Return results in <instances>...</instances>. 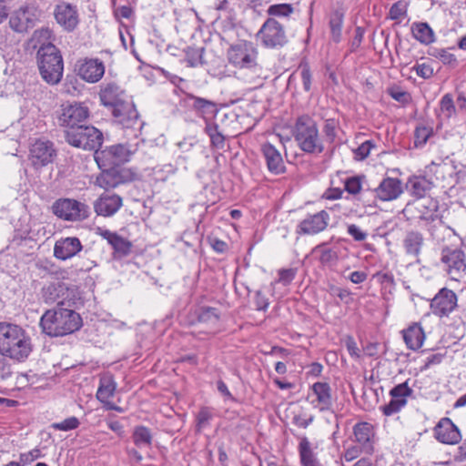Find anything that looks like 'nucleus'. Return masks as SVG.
<instances>
[{"label": "nucleus", "mask_w": 466, "mask_h": 466, "mask_svg": "<svg viewBox=\"0 0 466 466\" xmlns=\"http://www.w3.org/2000/svg\"><path fill=\"white\" fill-rule=\"evenodd\" d=\"M53 213L66 221H81L89 217V207L72 198L57 199L52 206Z\"/></svg>", "instance_id": "9b49d317"}, {"label": "nucleus", "mask_w": 466, "mask_h": 466, "mask_svg": "<svg viewBox=\"0 0 466 466\" xmlns=\"http://www.w3.org/2000/svg\"><path fill=\"white\" fill-rule=\"evenodd\" d=\"M298 147L306 154H321L325 150L317 122L309 115L298 116L291 128Z\"/></svg>", "instance_id": "39448f33"}, {"label": "nucleus", "mask_w": 466, "mask_h": 466, "mask_svg": "<svg viewBox=\"0 0 466 466\" xmlns=\"http://www.w3.org/2000/svg\"><path fill=\"white\" fill-rule=\"evenodd\" d=\"M441 110L446 115L447 117H451L456 111L452 96L451 94H445L440 102Z\"/></svg>", "instance_id": "6e6d98bb"}, {"label": "nucleus", "mask_w": 466, "mask_h": 466, "mask_svg": "<svg viewBox=\"0 0 466 466\" xmlns=\"http://www.w3.org/2000/svg\"><path fill=\"white\" fill-rule=\"evenodd\" d=\"M436 440L444 444H457L461 441L459 428L450 418H442L433 429Z\"/></svg>", "instance_id": "aec40b11"}, {"label": "nucleus", "mask_w": 466, "mask_h": 466, "mask_svg": "<svg viewBox=\"0 0 466 466\" xmlns=\"http://www.w3.org/2000/svg\"><path fill=\"white\" fill-rule=\"evenodd\" d=\"M82 248L83 246L78 238H61L55 243L54 257L60 260H66L79 253Z\"/></svg>", "instance_id": "b1692460"}, {"label": "nucleus", "mask_w": 466, "mask_h": 466, "mask_svg": "<svg viewBox=\"0 0 466 466\" xmlns=\"http://www.w3.org/2000/svg\"><path fill=\"white\" fill-rule=\"evenodd\" d=\"M457 307L458 297L453 290L448 288L441 289L430 303L432 314L441 319L449 317Z\"/></svg>", "instance_id": "4468645a"}, {"label": "nucleus", "mask_w": 466, "mask_h": 466, "mask_svg": "<svg viewBox=\"0 0 466 466\" xmlns=\"http://www.w3.org/2000/svg\"><path fill=\"white\" fill-rule=\"evenodd\" d=\"M407 187L412 196L423 198L432 188L433 183L424 176H413L409 178Z\"/></svg>", "instance_id": "2f4dec72"}, {"label": "nucleus", "mask_w": 466, "mask_h": 466, "mask_svg": "<svg viewBox=\"0 0 466 466\" xmlns=\"http://www.w3.org/2000/svg\"><path fill=\"white\" fill-rule=\"evenodd\" d=\"M402 245L408 256L418 258L424 245V237L420 231L409 230L402 240Z\"/></svg>", "instance_id": "c85d7f7f"}, {"label": "nucleus", "mask_w": 466, "mask_h": 466, "mask_svg": "<svg viewBox=\"0 0 466 466\" xmlns=\"http://www.w3.org/2000/svg\"><path fill=\"white\" fill-rule=\"evenodd\" d=\"M300 76L302 80L303 89L306 92H309L311 89V72L308 64H301L299 66Z\"/></svg>", "instance_id": "bf43d9fd"}, {"label": "nucleus", "mask_w": 466, "mask_h": 466, "mask_svg": "<svg viewBox=\"0 0 466 466\" xmlns=\"http://www.w3.org/2000/svg\"><path fill=\"white\" fill-rule=\"evenodd\" d=\"M432 55L440 59L444 65H448L451 67H455L458 65V60L455 55L451 54L447 49H435Z\"/></svg>", "instance_id": "3c124183"}, {"label": "nucleus", "mask_w": 466, "mask_h": 466, "mask_svg": "<svg viewBox=\"0 0 466 466\" xmlns=\"http://www.w3.org/2000/svg\"><path fill=\"white\" fill-rule=\"evenodd\" d=\"M403 339L410 350H417L421 348L425 334L419 323L411 324L408 329L402 330Z\"/></svg>", "instance_id": "c756f323"}, {"label": "nucleus", "mask_w": 466, "mask_h": 466, "mask_svg": "<svg viewBox=\"0 0 466 466\" xmlns=\"http://www.w3.org/2000/svg\"><path fill=\"white\" fill-rule=\"evenodd\" d=\"M345 12L341 8L333 10L329 17L330 36L334 43H339L342 39V26Z\"/></svg>", "instance_id": "72a5a7b5"}, {"label": "nucleus", "mask_w": 466, "mask_h": 466, "mask_svg": "<svg viewBox=\"0 0 466 466\" xmlns=\"http://www.w3.org/2000/svg\"><path fill=\"white\" fill-rule=\"evenodd\" d=\"M313 252L319 254V260L323 266H331L338 260L337 252L333 248H327L324 243L316 246Z\"/></svg>", "instance_id": "79ce46f5"}, {"label": "nucleus", "mask_w": 466, "mask_h": 466, "mask_svg": "<svg viewBox=\"0 0 466 466\" xmlns=\"http://www.w3.org/2000/svg\"><path fill=\"white\" fill-rule=\"evenodd\" d=\"M36 58L42 78L49 85L58 84L64 72V61L60 50L56 46L39 47Z\"/></svg>", "instance_id": "423d86ee"}, {"label": "nucleus", "mask_w": 466, "mask_h": 466, "mask_svg": "<svg viewBox=\"0 0 466 466\" xmlns=\"http://www.w3.org/2000/svg\"><path fill=\"white\" fill-rule=\"evenodd\" d=\"M402 192L403 189L400 179L390 177L383 178L374 189L375 197L381 201L395 200Z\"/></svg>", "instance_id": "4be33fe9"}, {"label": "nucleus", "mask_w": 466, "mask_h": 466, "mask_svg": "<svg viewBox=\"0 0 466 466\" xmlns=\"http://www.w3.org/2000/svg\"><path fill=\"white\" fill-rule=\"evenodd\" d=\"M99 87L101 105L108 108L114 118L124 127H134L138 119V112L127 91L113 80L104 81Z\"/></svg>", "instance_id": "f257e3e1"}, {"label": "nucleus", "mask_w": 466, "mask_h": 466, "mask_svg": "<svg viewBox=\"0 0 466 466\" xmlns=\"http://www.w3.org/2000/svg\"><path fill=\"white\" fill-rule=\"evenodd\" d=\"M329 214L320 210L315 214H309L297 227L299 235H315L325 230L329 225Z\"/></svg>", "instance_id": "a211bd4d"}, {"label": "nucleus", "mask_w": 466, "mask_h": 466, "mask_svg": "<svg viewBox=\"0 0 466 466\" xmlns=\"http://www.w3.org/2000/svg\"><path fill=\"white\" fill-rule=\"evenodd\" d=\"M418 218L421 221L434 222L439 219V204L431 198L417 202Z\"/></svg>", "instance_id": "7c9ffc66"}, {"label": "nucleus", "mask_w": 466, "mask_h": 466, "mask_svg": "<svg viewBox=\"0 0 466 466\" xmlns=\"http://www.w3.org/2000/svg\"><path fill=\"white\" fill-rule=\"evenodd\" d=\"M134 444L138 448H149L152 445L153 435L146 426L138 425L135 427L132 434Z\"/></svg>", "instance_id": "e433bc0d"}, {"label": "nucleus", "mask_w": 466, "mask_h": 466, "mask_svg": "<svg viewBox=\"0 0 466 466\" xmlns=\"http://www.w3.org/2000/svg\"><path fill=\"white\" fill-rule=\"evenodd\" d=\"M98 167L101 173L96 177V184L105 190L132 182L137 177V174L131 168L114 166Z\"/></svg>", "instance_id": "6e6552de"}, {"label": "nucleus", "mask_w": 466, "mask_h": 466, "mask_svg": "<svg viewBox=\"0 0 466 466\" xmlns=\"http://www.w3.org/2000/svg\"><path fill=\"white\" fill-rule=\"evenodd\" d=\"M254 303L257 310L266 311L269 306L268 299L260 291H256Z\"/></svg>", "instance_id": "e2e57ef3"}, {"label": "nucleus", "mask_w": 466, "mask_h": 466, "mask_svg": "<svg viewBox=\"0 0 466 466\" xmlns=\"http://www.w3.org/2000/svg\"><path fill=\"white\" fill-rule=\"evenodd\" d=\"M404 407L403 402L395 401L391 399L388 404L380 406V410L382 411L383 415L390 417L400 412Z\"/></svg>", "instance_id": "13d9d810"}, {"label": "nucleus", "mask_w": 466, "mask_h": 466, "mask_svg": "<svg viewBox=\"0 0 466 466\" xmlns=\"http://www.w3.org/2000/svg\"><path fill=\"white\" fill-rule=\"evenodd\" d=\"M413 393V390L409 386V380H406L402 383H400L394 386L390 390V396L395 401L403 402V406L407 405V398L411 396Z\"/></svg>", "instance_id": "ea45409f"}, {"label": "nucleus", "mask_w": 466, "mask_h": 466, "mask_svg": "<svg viewBox=\"0 0 466 466\" xmlns=\"http://www.w3.org/2000/svg\"><path fill=\"white\" fill-rule=\"evenodd\" d=\"M407 15V4L404 1H397L394 3L389 12L391 20H399Z\"/></svg>", "instance_id": "864d4df0"}, {"label": "nucleus", "mask_w": 466, "mask_h": 466, "mask_svg": "<svg viewBox=\"0 0 466 466\" xmlns=\"http://www.w3.org/2000/svg\"><path fill=\"white\" fill-rule=\"evenodd\" d=\"M12 375L11 365L7 363L5 356L0 355V380H5Z\"/></svg>", "instance_id": "774afa93"}, {"label": "nucleus", "mask_w": 466, "mask_h": 466, "mask_svg": "<svg viewBox=\"0 0 466 466\" xmlns=\"http://www.w3.org/2000/svg\"><path fill=\"white\" fill-rule=\"evenodd\" d=\"M365 29L361 26H357L355 29V35L350 42V52H355L360 46L363 37H364Z\"/></svg>", "instance_id": "0e129e2a"}, {"label": "nucleus", "mask_w": 466, "mask_h": 466, "mask_svg": "<svg viewBox=\"0 0 466 466\" xmlns=\"http://www.w3.org/2000/svg\"><path fill=\"white\" fill-rule=\"evenodd\" d=\"M376 147L372 140H366L361 143L357 148L353 149L354 159L362 161L367 158L370 153V150Z\"/></svg>", "instance_id": "09e8293b"}, {"label": "nucleus", "mask_w": 466, "mask_h": 466, "mask_svg": "<svg viewBox=\"0 0 466 466\" xmlns=\"http://www.w3.org/2000/svg\"><path fill=\"white\" fill-rule=\"evenodd\" d=\"M299 453L302 466H323L317 458V454L313 451L311 443L306 437H303L299 441Z\"/></svg>", "instance_id": "f704fd0d"}, {"label": "nucleus", "mask_w": 466, "mask_h": 466, "mask_svg": "<svg viewBox=\"0 0 466 466\" xmlns=\"http://www.w3.org/2000/svg\"><path fill=\"white\" fill-rule=\"evenodd\" d=\"M54 38L53 31L48 27H43L34 32L31 41L35 48L37 46L39 47L55 46L53 44Z\"/></svg>", "instance_id": "58836bf2"}, {"label": "nucleus", "mask_w": 466, "mask_h": 466, "mask_svg": "<svg viewBox=\"0 0 466 466\" xmlns=\"http://www.w3.org/2000/svg\"><path fill=\"white\" fill-rule=\"evenodd\" d=\"M428 230L431 238L437 243H441V241H443L446 234L451 236L450 228L442 225H433L431 228H429Z\"/></svg>", "instance_id": "5fc2aeb1"}, {"label": "nucleus", "mask_w": 466, "mask_h": 466, "mask_svg": "<svg viewBox=\"0 0 466 466\" xmlns=\"http://www.w3.org/2000/svg\"><path fill=\"white\" fill-rule=\"evenodd\" d=\"M354 441L360 444L363 452L371 454L374 451V428L365 421L358 422L353 427Z\"/></svg>", "instance_id": "393cba45"}, {"label": "nucleus", "mask_w": 466, "mask_h": 466, "mask_svg": "<svg viewBox=\"0 0 466 466\" xmlns=\"http://www.w3.org/2000/svg\"><path fill=\"white\" fill-rule=\"evenodd\" d=\"M441 262L452 280L458 281L466 275V256L461 248H442Z\"/></svg>", "instance_id": "f8f14e48"}, {"label": "nucleus", "mask_w": 466, "mask_h": 466, "mask_svg": "<svg viewBox=\"0 0 466 466\" xmlns=\"http://www.w3.org/2000/svg\"><path fill=\"white\" fill-rule=\"evenodd\" d=\"M56 22L67 31H73L78 24L77 11L67 3L58 4L54 11Z\"/></svg>", "instance_id": "bb28decb"}, {"label": "nucleus", "mask_w": 466, "mask_h": 466, "mask_svg": "<svg viewBox=\"0 0 466 466\" xmlns=\"http://www.w3.org/2000/svg\"><path fill=\"white\" fill-rule=\"evenodd\" d=\"M198 321L215 326L219 321L218 309L213 307H201L198 311Z\"/></svg>", "instance_id": "a19ab883"}, {"label": "nucleus", "mask_w": 466, "mask_h": 466, "mask_svg": "<svg viewBox=\"0 0 466 466\" xmlns=\"http://www.w3.org/2000/svg\"><path fill=\"white\" fill-rule=\"evenodd\" d=\"M226 56L228 64L233 67L251 73L250 82L255 83L257 79H261L263 68L258 63V50L253 42L238 40L228 46Z\"/></svg>", "instance_id": "20e7f679"}, {"label": "nucleus", "mask_w": 466, "mask_h": 466, "mask_svg": "<svg viewBox=\"0 0 466 466\" xmlns=\"http://www.w3.org/2000/svg\"><path fill=\"white\" fill-rule=\"evenodd\" d=\"M82 325V318L77 312L63 307L46 310L39 321L42 332L51 338L72 334Z\"/></svg>", "instance_id": "7ed1b4c3"}, {"label": "nucleus", "mask_w": 466, "mask_h": 466, "mask_svg": "<svg viewBox=\"0 0 466 466\" xmlns=\"http://www.w3.org/2000/svg\"><path fill=\"white\" fill-rule=\"evenodd\" d=\"M213 413L209 407H201L197 414V424L196 428L198 431H200L203 428L207 427L209 420L212 419Z\"/></svg>", "instance_id": "de8ad7c7"}, {"label": "nucleus", "mask_w": 466, "mask_h": 466, "mask_svg": "<svg viewBox=\"0 0 466 466\" xmlns=\"http://www.w3.org/2000/svg\"><path fill=\"white\" fill-rule=\"evenodd\" d=\"M116 387V385L112 376L102 377L96 391L97 400L101 402H106V400L113 397Z\"/></svg>", "instance_id": "4c0bfd02"}, {"label": "nucleus", "mask_w": 466, "mask_h": 466, "mask_svg": "<svg viewBox=\"0 0 466 466\" xmlns=\"http://www.w3.org/2000/svg\"><path fill=\"white\" fill-rule=\"evenodd\" d=\"M77 75L88 83H97L105 74V65L98 58H83L76 64Z\"/></svg>", "instance_id": "f3484780"}, {"label": "nucleus", "mask_w": 466, "mask_h": 466, "mask_svg": "<svg viewBox=\"0 0 466 466\" xmlns=\"http://www.w3.org/2000/svg\"><path fill=\"white\" fill-rule=\"evenodd\" d=\"M89 116V109L82 103L63 105L58 120L62 127L73 129L82 126Z\"/></svg>", "instance_id": "2eb2a0df"}, {"label": "nucleus", "mask_w": 466, "mask_h": 466, "mask_svg": "<svg viewBox=\"0 0 466 466\" xmlns=\"http://www.w3.org/2000/svg\"><path fill=\"white\" fill-rule=\"evenodd\" d=\"M373 279H377V281L385 289H393L396 285L394 276L390 271H379L373 275Z\"/></svg>", "instance_id": "603ef678"}, {"label": "nucleus", "mask_w": 466, "mask_h": 466, "mask_svg": "<svg viewBox=\"0 0 466 466\" xmlns=\"http://www.w3.org/2000/svg\"><path fill=\"white\" fill-rule=\"evenodd\" d=\"M312 391L317 398L320 410H329L332 406L331 388L327 382H316L312 385Z\"/></svg>", "instance_id": "473e14b6"}, {"label": "nucleus", "mask_w": 466, "mask_h": 466, "mask_svg": "<svg viewBox=\"0 0 466 466\" xmlns=\"http://www.w3.org/2000/svg\"><path fill=\"white\" fill-rule=\"evenodd\" d=\"M257 36L267 48H281L289 42L284 26L273 17H268L263 23Z\"/></svg>", "instance_id": "9d476101"}, {"label": "nucleus", "mask_w": 466, "mask_h": 466, "mask_svg": "<svg viewBox=\"0 0 466 466\" xmlns=\"http://www.w3.org/2000/svg\"><path fill=\"white\" fill-rule=\"evenodd\" d=\"M186 106L192 110L195 115L205 121L213 119L218 113L217 104L209 99L197 96L193 94H187L184 98Z\"/></svg>", "instance_id": "dca6fc26"}, {"label": "nucleus", "mask_w": 466, "mask_h": 466, "mask_svg": "<svg viewBox=\"0 0 466 466\" xmlns=\"http://www.w3.org/2000/svg\"><path fill=\"white\" fill-rule=\"evenodd\" d=\"M293 11L291 4H275L268 6L267 13L270 16L289 17Z\"/></svg>", "instance_id": "49530a36"}, {"label": "nucleus", "mask_w": 466, "mask_h": 466, "mask_svg": "<svg viewBox=\"0 0 466 466\" xmlns=\"http://www.w3.org/2000/svg\"><path fill=\"white\" fill-rule=\"evenodd\" d=\"M31 339L19 325L0 322V355L16 361H25L32 352Z\"/></svg>", "instance_id": "f03ea898"}, {"label": "nucleus", "mask_w": 466, "mask_h": 466, "mask_svg": "<svg viewBox=\"0 0 466 466\" xmlns=\"http://www.w3.org/2000/svg\"><path fill=\"white\" fill-rule=\"evenodd\" d=\"M389 95L396 101L407 104L410 101V95L399 87H391L388 90Z\"/></svg>", "instance_id": "052dcab7"}, {"label": "nucleus", "mask_w": 466, "mask_h": 466, "mask_svg": "<svg viewBox=\"0 0 466 466\" xmlns=\"http://www.w3.org/2000/svg\"><path fill=\"white\" fill-rule=\"evenodd\" d=\"M204 48L201 47H193L187 46L184 49L185 53V61L187 62L189 67H197L198 66H202L204 64L203 61V53Z\"/></svg>", "instance_id": "37998d69"}, {"label": "nucleus", "mask_w": 466, "mask_h": 466, "mask_svg": "<svg viewBox=\"0 0 466 466\" xmlns=\"http://www.w3.org/2000/svg\"><path fill=\"white\" fill-rule=\"evenodd\" d=\"M123 206L122 198L115 193H104L94 203L95 212L98 216L111 217Z\"/></svg>", "instance_id": "5701e85b"}, {"label": "nucleus", "mask_w": 466, "mask_h": 466, "mask_svg": "<svg viewBox=\"0 0 466 466\" xmlns=\"http://www.w3.org/2000/svg\"><path fill=\"white\" fill-rule=\"evenodd\" d=\"M80 425L79 420L75 417H69L61 422H54L51 424V428L56 431H68L78 428Z\"/></svg>", "instance_id": "8fccbe9b"}, {"label": "nucleus", "mask_w": 466, "mask_h": 466, "mask_svg": "<svg viewBox=\"0 0 466 466\" xmlns=\"http://www.w3.org/2000/svg\"><path fill=\"white\" fill-rule=\"evenodd\" d=\"M136 151V145L132 150L127 144H116L95 152L94 157L98 167H122L124 163L129 161Z\"/></svg>", "instance_id": "1a4fd4ad"}, {"label": "nucleus", "mask_w": 466, "mask_h": 466, "mask_svg": "<svg viewBox=\"0 0 466 466\" xmlns=\"http://www.w3.org/2000/svg\"><path fill=\"white\" fill-rule=\"evenodd\" d=\"M100 236L107 240L108 244L114 249V252L119 257H126L130 254L132 243L127 238L108 229L101 230Z\"/></svg>", "instance_id": "cd10ccee"}, {"label": "nucleus", "mask_w": 466, "mask_h": 466, "mask_svg": "<svg viewBox=\"0 0 466 466\" xmlns=\"http://www.w3.org/2000/svg\"><path fill=\"white\" fill-rule=\"evenodd\" d=\"M413 37L423 45L434 42V32L428 23L416 22L411 25Z\"/></svg>", "instance_id": "c9c22d12"}, {"label": "nucleus", "mask_w": 466, "mask_h": 466, "mask_svg": "<svg viewBox=\"0 0 466 466\" xmlns=\"http://www.w3.org/2000/svg\"><path fill=\"white\" fill-rule=\"evenodd\" d=\"M416 74L424 78L428 79L433 76V69L430 65L427 64H418L414 66Z\"/></svg>", "instance_id": "69168bd1"}, {"label": "nucleus", "mask_w": 466, "mask_h": 466, "mask_svg": "<svg viewBox=\"0 0 466 466\" xmlns=\"http://www.w3.org/2000/svg\"><path fill=\"white\" fill-rule=\"evenodd\" d=\"M56 155V149L52 141L39 138L31 144L28 159L35 169H39L53 163Z\"/></svg>", "instance_id": "ddd939ff"}, {"label": "nucleus", "mask_w": 466, "mask_h": 466, "mask_svg": "<svg viewBox=\"0 0 466 466\" xmlns=\"http://www.w3.org/2000/svg\"><path fill=\"white\" fill-rule=\"evenodd\" d=\"M68 290L69 288L65 282L56 279L46 283L42 287L40 291L41 299L47 305L57 303V307H60L59 299H65Z\"/></svg>", "instance_id": "412c9836"}, {"label": "nucleus", "mask_w": 466, "mask_h": 466, "mask_svg": "<svg viewBox=\"0 0 466 466\" xmlns=\"http://www.w3.org/2000/svg\"><path fill=\"white\" fill-rule=\"evenodd\" d=\"M347 232L355 241H363L368 237V234L362 231L360 228L355 224L348 225Z\"/></svg>", "instance_id": "680f3d73"}, {"label": "nucleus", "mask_w": 466, "mask_h": 466, "mask_svg": "<svg viewBox=\"0 0 466 466\" xmlns=\"http://www.w3.org/2000/svg\"><path fill=\"white\" fill-rule=\"evenodd\" d=\"M66 141L78 148L99 151L103 144V133L93 126H79L65 131Z\"/></svg>", "instance_id": "0eeeda50"}, {"label": "nucleus", "mask_w": 466, "mask_h": 466, "mask_svg": "<svg viewBox=\"0 0 466 466\" xmlns=\"http://www.w3.org/2000/svg\"><path fill=\"white\" fill-rule=\"evenodd\" d=\"M339 128V121L335 118H328L324 121L322 132L324 135L323 142H327L329 145L335 143L337 137V130Z\"/></svg>", "instance_id": "c03bdc74"}, {"label": "nucleus", "mask_w": 466, "mask_h": 466, "mask_svg": "<svg viewBox=\"0 0 466 466\" xmlns=\"http://www.w3.org/2000/svg\"><path fill=\"white\" fill-rule=\"evenodd\" d=\"M295 275L296 272L293 268H282L279 271V281L288 285L293 280Z\"/></svg>", "instance_id": "338daca9"}, {"label": "nucleus", "mask_w": 466, "mask_h": 466, "mask_svg": "<svg viewBox=\"0 0 466 466\" xmlns=\"http://www.w3.org/2000/svg\"><path fill=\"white\" fill-rule=\"evenodd\" d=\"M38 19V11L34 6L20 7L9 19L10 27L17 33L27 32L35 26Z\"/></svg>", "instance_id": "6ab92c4d"}, {"label": "nucleus", "mask_w": 466, "mask_h": 466, "mask_svg": "<svg viewBox=\"0 0 466 466\" xmlns=\"http://www.w3.org/2000/svg\"><path fill=\"white\" fill-rule=\"evenodd\" d=\"M432 134V127L423 125L417 126L414 130V147H422Z\"/></svg>", "instance_id": "a18cd8bd"}, {"label": "nucleus", "mask_w": 466, "mask_h": 466, "mask_svg": "<svg viewBox=\"0 0 466 466\" xmlns=\"http://www.w3.org/2000/svg\"><path fill=\"white\" fill-rule=\"evenodd\" d=\"M261 153L265 159L267 168L273 175H281L286 172V166L280 152L270 143L261 145Z\"/></svg>", "instance_id": "a878e982"}, {"label": "nucleus", "mask_w": 466, "mask_h": 466, "mask_svg": "<svg viewBox=\"0 0 466 466\" xmlns=\"http://www.w3.org/2000/svg\"><path fill=\"white\" fill-rule=\"evenodd\" d=\"M361 177L359 176L348 177L345 180V190L351 195H357L361 190Z\"/></svg>", "instance_id": "4d7b16f0"}]
</instances>
